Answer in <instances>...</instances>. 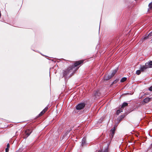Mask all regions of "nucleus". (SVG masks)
<instances>
[{
	"mask_svg": "<svg viewBox=\"0 0 152 152\" xmlns=\"http://www.w3.org/2000/svg\"><path fill=\"white\" fill-rule=\"evenodd\" d=\"M83 62V60L76 61L74 63V64L69 67L67 69L63 72V76L66 78L69 75L71 76L73 72H74L75 68L78 66L82 64Z\"/></svg>",
	"mask_w": 152,
	"mask_h": 152,
	"instance_id": "obj_1",
	"label": "nucleus"
},
{
	"mask_svg": "<svg viewBox=\"0 0 152 152\" xmlns=\"http://www.w3.org/2000/svg\"><path fill=\"white\" fill-rule=\"evenodd\" d=\"M151 36H152V31L149 33L148 36H146L143 37L142 39L139 41L138 44H141L144 42V40L148 39L149 37H151Z\"/></svg>",
	"mask_w": 152,
	"mask_h": 152,
	"instance_id": "obj_2",
	"label": "nucleus"
},
{
	"mask_svg": "<svg viewBox=\"0 0 152 152\" xmlns=\"http://www.w3.org/2000/svg\"><path fill=\"white\" fill-rule=\"evenodd\" d=\"M85 106V104L83 102H81L76 106V109L77 110H81L83 109Z\"/></svg>",
	"mask_w": 152,
	"mask_h": 152,
	"instance_id": "obj_3",
	"label": "nucleus"
},
{
	"mask_svg": "<svg viewBox=\"0 0 152 152\" xmlns=\"http://www.w3.org/2000/svg\"><path fill=\"white\" fill-rule=\"evenodd\" d=\"M115 127H114L112 129H111L110 130V133L109 134V136L111 138V139H112L114 134L115 132Z\"/></svg>",
	"mask_w": 152,
	"mask_h": 152,
	"instance_id": "obj_4",
	"label": "nucleus"
},
{
	"mask_svg": "<svg viewBox=\"0 0 152 152\" xmlns=\"http://www.w3.org/2000/svg\"><path fill=\"white\" fill-rule=\"evenodd\" d=\"M145 64L148 68H152V61H150L148 62H146Z\"/></svg>",
	"mask_w": 152,
	"mask_h": 152,
	"instance_id": "obj_5",
	"label": "nucleus"
},
{
	"mask_svg": "<svg viewBox=\"0 0 152 152\" xmlns=\"http://www.w3.org/2000/svg\"><path fill=\"white\" fill-rule=\"evenodd\" d=\"M32 131H31L30 130L28 129L26 130L25 132V134L26 136V137H28L31 133Z\"/></svg>",
	"mask_w": 152,
	"mask_h": 152,
	"instance_id": "obj_6",
	"label": "nucleus"
},
{
	"mask_svg": "<svg viewBox=\"0 0 152 152\" xmlns=\"http://www.w3.org/2000/svg\"><path fill=\"white\" fill-rule=\"evenodd\" d=\"M148 68L147 66H146V64H145V65L141 66L140 68V69L142 72H143L146 69Z\"/></svg>",
	"mask_w": 152,
	"mask_h": 152,
	"instance_id": "obj_7",
	"label": "nucleus"
},
{
	"mask_svg": "<svg viewBox=\"0 0 152 152\" xmlns=\"http://www.w3.org/2000/svg\"><path fill=\"white\" fill-rule=\"evenodd\" d=\"M86 144V140L85 137H83L82 140L81 145L83 146Z\"/></svg>",
	"mask_w": 152,
	"mask_h": 152,
	"instance_id": "obj_8",
	"label": "nucleus"
},
{
	"mask_svg": "<svg viewBox=\"0 0 152 152\" xmlns=\"http://www.w3.org/2000/svg\"><path fill=\"white\" fill-rule=\"evenodd\" d=\"M100 93L99 90L96 91L94 94V95L96 98H97L99 96Z\"/></svg>",
	"mask_w": 152,
	"mask_h": 152,
	"instance_id": "obj_9",
	"label": "nucleus"
},
{
	"mask_svg": "<svg viewBox=\"0 0 152 152\" xmlns=\"http://www.w3.org/2000/svg\"><path fill=\"white\" fill-rule=\"evenodd\" d=\"M113 77L111 75H109L107 76H105L104 79L105 80H107Z\"/></svg>",
	"mask_w": 152,
	"mask_h": 152,
	"instance_id": "obj_10",
	"label": "nucleus"
},
{
	"mask_svg": "<svg viewBox=\"0 0 152 152\" xmlns=\"http://www.w3.org/2000/svg\"><path fill=\"white\" fill-rule=\"evenodd\" d=\"M151 98L149 97H147L143 99V102L145 103H147L149 102L151 100Z\"/></svg>",
	"mask_w": 152,
	"mask_h": 152,
	"instance_id": "obj_11",
	"label": "nucleus"
},
{
	"mask_svg": "<svg viewBox=\"0 0 152 152\" xmlns=\"http://www.w3.org/2000/svg\"><path fill=\"white\" fill-rule=\"evenodd\" d=\"M124 115H121L118 118L117 120L119 122L121 120L124 118Z\"/></svg>",
	"mask_w": 152,
	"mask_h": 152,
	"instance_id": "obj_12",
	"label": "nucleus"
},
{
	"mask_svg": "<svg viewBox=\"0 0 152 152\" xmlns=\"http://www.w3.org/2000/svg\"><path fill=\"white\" fill-rule=\"evenodd\" d=\"M118 70V68H116V69L113 70L112 73L111 74V75L113 76H114L115 73L117 72Z\"/></svg>",
	"mask_w": 152,
	"mask_h": 152,
	"instance_id": "obj_13",
	"label": "nucleus"
},
{
	"mask_svg": "<svg viewBox=\"0 0 152 152\" xmlns=\"http://www.w3.org/2000/svg\"><path fill=\"white\" fill-rule=\"evenodd\" d=\"M128 103L126 102H124L121 106V108H123L125 107H126L128 105Z\"/></svg>",
	"mask_w": 152,
	"mask_h": 152,
	"instance_id": "obj_14",
	"label": "nucleus"
},
{
	"mask_svg": "<svg viewBox=\"0 0 152 152\" xmlns=\"http://www.w3.org/2000/svg\"><path fill=\"white\" fill-rule=\"evenodd\" d=\"M127 80V78L126 77H123L121 80L120 82L121 83L124 82Z\"/></svg>",
	"mask_w": 152,
	"mask_h": 152,
	"instance_id": "obj_15",
	"label": "nucleus"
},
{
	"mask_svg": "<svg viewBox=\"0 0 152 152\" xmlns=\"http://www.w3.org/2000/svg\"><path fill=\"white\" fill-rule=\"evenodd\" d=\"M45 112L44 111V110H42L40 113L38 115V116L39 117V116H40L42 115L44 113H45Z\"/></svg>",
	"mask_w": 152,
	"mask_h": 152,
	"instance_id": "obj_16",
	"label": "nucleus"
},
{
	"mask_svg": "<svg viewBox=\"0 0 152 152\" xmlns=\"http://www.w3.org/2000/svg\"><path fill=\"white\" fill-rule=\"evenodd\" d=\"M141 70H137L136 72V74L137 75H139L141 72Z\"/></svg>",
	"mask_w": 152,
	"mask_h": 152,
	"instance_id": "obj_17",
	"label": "nucleus"
},
{
	"mask_svg": "<svg viewBox=\"0 0 152 152\" xmlns=\"http://www.w3.org/2000/svg\"><path fill=\"white\" fill-rule=\"evenodd\" d=\"M122 112V110H118L117 111L116 113L117 115H118L119 113Z\"/></svg>",
	"mask_w": 152,
	"mask_h": 152,
	"instance_id": "obj_18",
	"label": "nucleus"
},
{
	"mask_svg": "<svg viewBox=\"0 0 152 152\" xmlns=\"http://www.w3.org/2000/svg\"><path fill=\"white\" fill-rule=\"evenodd\" d=\"M148 7L149 9L152 8V2L149 4Z\"/></svg>",
	"mask_w": 152,
	"mask_h": 152,
	"instance_id": "obj_19",
	"label": "nucleus"
},
{
	"mask_svg": "<svg viewBox=\"0 0 152 152\" xmlns=\"http://www.w3.org/2000/svg\"><path fill=\"white\" fill-rule=\"evenodd\" d=\"M119 80V79H117L115 80L113 82V84H115L117 83L118 82Z\"/></svg>",
	"mask_w": 152,
	"mask_h": 152,
	"instance_id": "obj_20",
	"label": "nucleus"
},
{
	"mask_svg": "<svg viewBox=\"0 0 152 152\" xmlns=\"http://www.w3.org/2000/svg\"><path fill=\"white\" fill-rule=\"evenodd\" d=\"M119 80V79H117L115 80L113 82V84H115L117 83L118 82Z\"/></svg>",
	"mask_w": 152,
	"mask_h": 152,
	"instance_id": "obj_21",
	"label": "nucleus"
},
{
	"mask_svg": "<svg viewBox=\"0 0 152 152\" xmlns=\"http://www.w3.org/2000/svg\"><path fill=\"white\" fill-rule=\"evenodd\" d=\"M119 80V79H117L115 80L113 82V84H115L117 83L118 82Z\"/></svg>",
	"mask_w": 152,
	"mask_h": 152,
	"instance_id": "obj_22",
	"label": "nucleus"
},
{
	"mask_svg": "<svg viewBox=\"0 0 152 152\" xmlns=\"http://www.w3.org/2000/svg\"><path fill=\"white\" fill-rule=\"evenodd\" d=\"M48 109V107H46L44 108V109L43 110H44V112H45L47 111Z\"/></svg>",
	"mask_w": 152,
	"mask_h": 152,
	"instance_id": "obj_23",
	"label": "nucleus"
},
{
	"mask_svg": "<svg viewBox=\"0 0 152 152\" xmlns=\"http://www.w3.org/2000/svg\"><path fill=\"white\" fill-rule=\"evenodd\" d=\"M96 152H103V151L102 150H97Z\"/></svg>",
	"mask_w": 152,
	"mask_h": 152,
	"instance_id": "obj_24",
	"label": "nucleus"
},
{
	"mask_svg": "<svg viewBox=\"0 0 152 152\" xmlns=\"http://www.w3.org/2000/svg\"><path fill=\"white\" fill-rule=\"evenodd\" d=\"M149 90L150 91H152V86L149 88Z\"/></svg>",
	"mask_w": 152,
	"mask_h": 152,
	"instance_id": "obj_25",
	"label": "nucleus"
},
{
	"mask_svg": "<svg viewBox=\"0 0 152 152\" xmlns=\"http://www.w3.org/2000/svg\"><path fill=\"white\" fill-rule=\"evenodd\" d=\"M9 149L8 148H6L5 149V151L6 152H8L9 151Z\"/></svg>",
	"mask_w": 152,
	"mask_h": 152,
	"instance_id": "obj_26",
	"label": "nucleus"
},
{
	"mask_svg": "<svg viewBox=\"0 0 152 152\" xmlns=\"http://www.w3.org/2000/svg\"><path fill=\"white\" fill-rule=\"evenodd\" d=\"M9 147H10V144L9 143H8L7 145V148H9Z\"/></svg>",
	"mask_w": 152,
	"mask_h": 152,
	"instance_id": "obj_27",
	"label": "nucleus"
},
{
	"mask_svg": "<svg viewBox=\"0 0 152 152\" xmlns=\"http://www.w3.org/2000/svg\"><path fill=\"white\" fill-rule=\"evenodd\" d=\"M104 152H107V151H105Z\"/></svg>",
	"mask_w": 152,
	"mask_h": 152,
	"instance_id": "obj_28",
	"label": "nucleus"
},
{
	"mask_svg": "<svg viewBox=\"0 0 152 152\" xmlns=\"http://www.w3.org/2000/svg\"><path fill=\"white\" fill-rule=\"evenodd\" d=\"M151 146L152 147V143L151 144Z\"/></svg>",
	"mask_w": 152,
	"mask_h": 152,
	"instance_id": "obj_29",
	"label": "nucleus"
},
{
	"mask_svg": "<svg viewBox=\"0 0 152 152\" xmlns=\"http://www.w3.org/2000/svg\"><path fill=\"white\" fill-rule=\"evenodd\" d=\"M99 29H100V27H99Z\"/></svg>",
	"mask_w": 152,
	"mask_h": 152,
	"instance_id": "obj_30",
	"label": "nucleus"
}]
</instances>
